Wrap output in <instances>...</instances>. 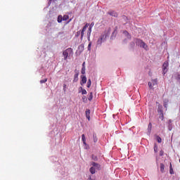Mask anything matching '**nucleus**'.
Instances as JSON below:
<instances>
[{
	"mask_svg": "<svg viewBox=\"0 0 180 180\" xmlns=\"http://www.w3.org/2000/svg\"><path fill=\"white\" fill-rule=\"evenodd\" d=\"M111 29L109 27L108 30H105L103 34H102L100 37L97 40V46L101 47L102 46V43H105L106 40H108V37L110 36Z\"/></svg>",
	"mask_w": 180,
	"mask_h": 180,
	"instance_id": "obj_1",
	"label": "nucleus"
},
{
	"mask_svg": "<svg viewBox=\"0 0 180 180\" xmlns=\"http://www.w3.org/2000/svg\"><path fill=\"white\" fill-rule=\"evenodd\" d=\"M91 79H89L87 82V88H91Z\"/></svg>",
	"mask_w": 180,
	"mask_h": 180,
	"instance_id": "obj_29",
	"label": "nucleus"
},
{
	"mask_svg": "<svg viewBox=\"0 0 180 180\" xmlns=\"http://www.w3.org/2000/svg\"><path fill=\"white\" fill-rule=\"evenodd\" d=\"M158 112L160 113V115L164 114L163 111H162V109L160 108V107H159V109H158Z\"/></svg>",
	"mask_w": 180,
	"mask_h": 180,
	"instance_id": "obj_39",
	"label": "nucleus"
},
{
	"mask_svg": "<svg viewBox=\"0 0 180 180\" xmlns=\"http://www.w3.org/2000/svg\"><path fill=\"white\" fill-rule=\"evenodd\" d=\"M89 172H91V174H92V175H94V174H95V172H96V170H95V167H91L89 169Z\"/></svg>",
	"mask_w": 180,
	"mask_h": 180,
	"instance_id": "obj_18",
	"label": "nucleus"
},
{
	"mask_svg": "<svg viewBox=\"0 0 180 180\" xmlns=\"http://www.w3.org/2000/svg\"><path fill=\"white\" fill-rule=\"evenodd\" d=\"M169 63L168 62L165 61L164 62L162 68V75H165V74H167V72H168V67H169Z\"/></svg>",
	"mask_w": 180,
	"mask_h": 180,
	"instance_id": "obj_4",
	"label": "nucleus"
},
{
	"mask_svg": "<svg viewBox=\"0 0 180 180\" xmlns=\"http://www.w3.org/2000/svg\"><path fill=\"white\" fill-rule=\"evenodd\" d=\"M176 81L180 80V75L179 74H177V75L176 76Z\"/></svg>",
	"mask_w": 180,
	"mask_h": 180,
	"instance_id": "obj_41",
	"label": "nucleus"
},
{
	"mask_svg": "<svg viewBox=\"0 0 180 180\" xmlns=\"http://www.w3.org/2000/svg\"><path fill=\"white\" fill-rule=\"evenodd\" d=\"M85 67V62L82 63V68Z\"/></svg>",
	"mask_w": 180,
	"mask_h": 180,
	"instance_id": "obj_49",
	"label": "nucleus"
},
{
	"mask_svg": "<svg viewBox=\"0 0 180 180\" xmlns=\"http://www.w3.org/2000/svg\"><path fill=\"white\" fill-rule=\"evenodd\" d=\"M177 82H179V84H180V80H177Z\"/></svg>",
	"mask_w": 180,
	"mask_h": 180,
	"instance_id": "obj_50",
	"label": "nucleus"
},
{
	"mask_svg": "<svg viewBox=\"0 0 180 180\" xmlns=\"http://www.w3.org/2000/svg\"><path fill=\"white\" fill-rule=\"evenodd\" d=\"M156 140L159 143L162 142V139L160 137V136H156Z\"/></svg>",
	"mask_w": 180,
	"mask_h": 180,
	"instance_id": "obj_23",
	"label": "nucleus"
},
{
	"mask_svg": "<svg viewBox=\"0 0 180 180\" xmlns=\"http://www.w3.org/2000/svg\"><path fill=\"white\" fill-rule=\"evenodd\" d=\"M153 129V124H151V122H150L148 125V136H150V134H151V130Z\"/></svg>",
	"mask_w": 180,
	"mask_h": 180,
	"instance_id": "obj_10",
	"label": "nucleus"
},
{
	"mask_svg": "<svg viewBox=\"0 0 180 180\" xmlns=\"http://www.w3.org/2000/svg\"><path fill=\"white\" fill-rule=\"evenodd\" d=\"M88 180H95V179H92V177H91V176H89V177L88 178Z\"/></svg>",
	"mask_w": 180,
	"mask_h": 180,
	"instance_id": "obj_48",
	"label": "nucleus"
},
{
	"mask_svg": "<svg viewBox=\"0 0 180 180\" xmlns=\"http://www.w3.org/2000/svg\"><path fill=\"white\" fill-rule=\"evenodd\" d=\"M91 33H92V28L89 27L88 31H87V36H91Z\"/></svg>",
	"mask_w": 180,
	"mask_h": 180,
	"instance_id": "obj_26",
	"label": "nucleus"
},
{
	"mask_svg": "<svg viewBox=\"0 0 180 180\" xmlns=\"http://www.w3.org/2000/svg\"><path fill=\"white\" fill-rule=\"evenodd\" d=\"M82 101H83V102H84V103H86V102H87V101H88V98H86V96H83L82 97Z\"/></svg>",
	"mask_w": 180,
	"mask_h": 180,
	"instance_id": "obj_27",
	"label": "nucleus"
},
{
	"mask_svg": "<svg viewBox=\"0 0 180 180\" xmlns=\"http://www.w3.org/2000/svg\"><path fill=\"white\" fill-rule=\"evenodd\" d=\"M85 149L88 150L89 148V145L86 143V144H84Z\"/></svg>",
	"mask_w": 180,
	"mask_h": 180,
	"instance_id": "obj_38",
	"label": "nucleus"
},
{
	"mask_svg": "<svg viewBox=\"0 0 180 180\" xmlns=\"http://www.w3.org/2000/svg\"><path fill=\"white\" fill-rule=\"evenodd\" d=\"M162 116H160V119H162V120H164V114H161Z\"/></svg>",
	"mask_w": 180,
	"mask_h": 180,
	"instance_id": "obj_47",
	"label": "nucleus"
},
{
	"mask_svg": "<svg viewBox=\"0 0 180 180\" xmlns=\"http://www.w3.org/2000/svg\"><path fill=\"white\" fill-rule=\"evenodd\" d=\"M157 82H158L157 79H152L150 82H148V85L150 89H154V86L157 85Z\"/></svg>",
	"mask_w": 180,
	"mask_h": 180,
	"instance_id": "obj_5",
	"label": "nucleus"
},
{
	"mask_svg": "<svg viewBox=\"0 0 180 180\" xmlns=\"http://www.w3.org/2000/svg\"><path fill=\"white\" fill-rule=\"evenodd\" d=\"M85 84H86V76L82 75L80 85L83 86L85 85Z\"/></svg>",
	"mask_w": 180,
	"mask_h": 180,
	"instance_id": "obj_7",
	"label": "nucleus"
},
{
	"mask_svg": "<svg viewBox=\"0 0 180 180\" xmlns=\"http://www.w3.org/2000/svg\"><path fill=\"white\" fill-rule=\"evenodd\" d=\"M169 174L170 175H174V169H172V163H170V165H169Z\"/></svg>",
	"mask_w": 180,
	"mask_h": 180,
	"instance_id": "obj_15",
	"label": "nucleus"
},
{
	"mask_svg": "<svg viewBox=\"0 0 180 180\" xmlns=\"http://www.w3.org/2000/svg\"><path fill=\"white\" fill-rule=\"evenodd\" d=\"M78 49L81 51H84V45L81 44L79 46Z\"/></svg>",
	"mask_w": 180,
	"mask_h": 180,
	"instance_id": "obj_32",
	"label": "nucleus"
},
{
	"mask_svg": "<svg viewBox=\"0 0 180 180\" xmlns=\"http://www.w3.org/2000/svg\"><path fill=\"white\" fill-rule=\"evenodd\" d=\"M86 30V28H85V27H83L82 31H80V33H81L80 39H81V40H83V39H84V34Z\"/></svg>",
	"mask_w": 180,
	"mask_h": 180,
	"instance_id": "obj_12",
	"label": "nucleus"
},
{
	"mask_svg": "<svg viewBox=\"0 0 180 180\" xmlns=\"http://www.w3.org/2000/svg\"><path fill=\"white\" fill-rule=\"evenodd\" d=\"M63 15H58V23H61V22H63Z\"/></svg>",
	"mask_w": 180,
	"mask_h": 180,
	"instance_id": "obj_20",
	"label": "nucleus"
},
{
	"mask_svg": "<svg viewBox=\"0 0 180 180\" xmlns=\"http://www.w3.org/2000/svg\"><path fill=\"white\" fill-rule=\"evenodd\" d=\"M86 70V68L85 67L82 68V70H81L82 74H83V75L85 74Z\"/></svg>",
	"mask_w": 180,
	"mask_h": 180,
	"instance_id": "obj_34",
	"label": "nucleus"
},
{
	"mask_svg": "<svg viewBox=\"0 0 180 180\" xmlns=\"http://www.w3.org/2000/svg\"><path fill=\"white\" fill-rule=\"evenodd\" d=\"M167 106H168V101L167 100H165L164 101V107L165 108H167Z\"/></svg>",
	"mask_w": 180,
	"mask_h": 180,
	"instance_id": "obj_36",
	"label": "nucleus"
},
{
	"mask_svg": "<svg viewBox=\"0 0 180 180\" xmlns=\"http://www.w3.org/2000/svg\"><path fill=\"white\" fill-rule=\"evenodd\" d=\"M82 141L83 144H86V139L85 138V134L82 135Z\"/></svg>",
	"mask_w": 180,
	"mask_h": 180,
	"instance_id": "obj_16",
	"label": "nucleus"
},
{
	"mask_svg": "<svg viewBox=\"0 0 180 180\" xmlns=\"http://www.w3.org/2000/svg\"><path fill=\"white\" fill-rule=\"evenodd\" d=\"M89 101H92V99H94V94H92V92H91L89 94V98H88Z\"/></svg>",
	"mask_w": 180,
	"mask_h": 180,
	"instance_id": "obj_22",
	"label": "nucleus"
},
{
	"mask_svg": "<svg viewBox=\"0 0 180 180\" xmlns=\"http://www.w3.org/2000/svg\"><path fill=\"white\" fill-rule=\"evenodd\" d=\"M88 26H89V24L86 23L83 27H85V29H86Z\"/></svg>",
	"mask_w": 180,
	"mask_h": 180,
	"instance_id": "obj_46",
	"label": "nucleus"
},
{
	"mask_svg": "<svg viewBox=\"0 0 180 180\" xmlns=\"http://www.w3.org/2000/svg\"><path fill=\"white\" fill-rule=\"evenodd\" d=\"M63 21L68 20V19H70V16H68V15H63Z\"/></svg>",
	"mask_w": 180,
	"mask_h": 180,
	"instance_id": "obj_25",
	"label": "nucleus"
},
{
	"mask_svg": "<svg viewBox=\"0 0 180 180\" xmlns=\"http://www.w3.org/2000/svg\"><path fill=\"white\" fill-rule=\"evenodd\" d=\"M94 22H91L89 27H91V29H92V27H94Z\"/></svg>",
	"mask_w": 180,
	"mask_h": 180,
	"instance_id": "obj_45",
	"label": "nucleus"
},
{
	"mask_svg": "<svg viewBox=\"0 0 180 180\" xmlns=\"http://www.w3.org/2000/svg\"><path fill=\"white\" fill-rule=\"evenodd\" d=\"M164 169H165V165L164 163H160V172L164 173Z\"/></svg>",
	"mask_w": 180,
	"mask_h": 180,
	"instance_id": "obj_14",
	"label": "nucleus"
},
{
	"mask_svg": "<svg viewBox=\"0 0 180 180\" xmlns=\"http://www.w3.org/2000/svg\"><path fill=\"white\" fill-rule=\"evenodd\" d=\"M88 41H91V35H87Z\"/></svg>",
	"mask_w": 180,
	"mask_h": 180,
	"instance_id": "obj_42",
	"label": "nucleus"
},
{
	"mask_svg": "<svg viewBox=\"0 0 180 180\" xmlns=\"http://www.w3.org/2000/svg\"><path fill=\"white\" fill-rule=\"evenodd\" d=\"M91 115V110L87 108L86 110V117L89 120H89H91V115Z\"/></svg>",
	"mask_w": 180,
	"mask_h": 180,
	"instance_id": "obj_8",
	"label": "nucleus"
},
{
	"mask_svg": "<svg viewBox=\"0 0 180 180\" xmlns=\"http://www.w3.org/2000/svg\"><path fill=\"white\" fill-rule=\"evenodd\" d=\"M92 46V42H89V45H88V47H87V50L89 51H91V47Z\"/></svg>",
	"mask_w": 180,
	"mask_h": 180,
	"instance_id": "obj_31",
	"label": "nucleus"
},
{
	"mask_svg": "<svg viewBox=\"0 0 180 180\" xmlns=\"http://www.w3.org/2000/svg\"><path fill=\"white\" fill-rule=\"evenodd\" d=\"M129 46H130L131 49H134V46H136V42L135 41H131L129 44Z\"/></svg>",
	"mask_w": 180,
	"mask_h": 180,
	"instance_id": "obj_24",
	"label": "nucleus"
},
{
	"mask_svg": "<svg viewBox=\"0 0 180 180\" xmlns=\"http://www.w3.org/2000/svg\"><path fill=\"white\" fill-rule=\"evenodd\" d=\"M123 34H124V36H126V37L129 39V40L131 39V34H130V33H129V32H127V30H124L123 32Z\"/></svg>",
	"mask_w": 180,
	"mask_h": 180,
	"instance_id": "obj_11",
	"label": "nucleus"
},
{
	"mask_svg": "<svg viewBox=\"0 0 180 180\" xmlns=\"http://www.w3.org/2000/svg\"><path fill=\"white\" fill-rule=\"evenodd\" d=\"M51 2H56V0H49L48 2V6H50L51 5Z\"/></svg>",
	"mask_w": 180,
	"mask_h": 180,
	"instance_id": "obj_37",
	"label": "nucleus"
},
{
	"mask_svg": "<svg viewBox=\"0 0 180 180\" xmlns=\"http://www.w3.org/2000/svg\"><path fill=\"white\" fill-rule=\"evenodd\" d=\"M91 165H92V167L94 168H95L96 169H101V165H99V163H96L95 162H91Z\"/></svg>",
	"mask_w": 180,
	"mask_h": 180,
	"instance_id": "obj_6",
	"label": "nucleus"
},
{
	"mask_svg": "<svg viewBox=\"0 0 180 180\" xmlns=\"http://www.w3.org/2000/svg\"><path fill=\"white\" fill-rule=\"evenodd\" d=\"M93 140L94 143H98V137L96 136V134H93Z\"/></svg>",
	"mask_w": 180,
	"mask_h": 180,
	"instance_id": "obj_19",
	"label": "nucleus"
},
{
	"mask_svg": "<svg viewBox=\"0 0 180 180\" xmlns=\"http://www.w3.org/2000/svg\"><path fill=\"white\" fill-rule=\"evenodd\" d=\"M112 34H115V31L112 32Z\"/></svg>",
	"mask_w": 180,
	"mask_h": 180,
	"instance_id": "obj_51",
	"label": "nucleus"
},
{
	"mask_svg": "<svg viewBox=\"0 0 180 180\" xmlns=\"http://www.w3.org/2000/svg\"><path fill=\"white\" fill-rule=\"evenodd\" d=\"M162 155H164V150H160V156L162 157Z\"/></svg>",
	"mask_w": 180,
	"mask_h": 180,
	"instance_id": "obj_40",
	"label": "nucleus"
},
{
	"mask_svg": "<svg viewBox=\"0 0 180 180\" xmlns=\"http://www.w3.org/2000/svg\"><path fill=\"white\" fill-rule=\"evenodd\" d=\"M108 14H110V16H113L114 18H117V13L115 11H110L108 13Z\"/></svg>",
	"mask_w": 180,
	"mask_h": 180,
	"instance_id": "obj_13",
	"label": "nucleus"
},
{
	"mask_svg": "<svg viewBox=\"0 0 180 180\" xmlns=\"http://www.w3.org/2000/svg\"><path fill=\"white\" fill-rule=\"evenodd\" d=\"M74 54V52L72 51V49L71 48H68L66 50L63 51V56L64 57V60H67L68 58V56H72Z\"/></svg>",
	"mask_w": 180,
	"mask_h": 180,
	"instance_id": "obj_3",
	"label": "nucleus"
},
{
	"mask_svg": "<svg viewBox=\"0 0 180 180\" xmlns=\"http://www.w3.org/2000/svg\"><path fill=\"white\" fill-rule=\"evenodd\" d=\"M167 129L169 131H171V130H172V124H168Z\"/></svg>",
	"mask_w": 180,
	"mask_h": 180,
	"instance_id": "obj_30",
	"label": "nucleus"
},
{
	"mask_svg": "<svg viewBox=\"0 0 180 180\" xmlns=\"http://www.w3.org/2000/svg\"><path fill=\"white\" fill-rule=\"evenodd\" d=\"M168 124H172V120H168Z\"/></svg>",
	"mask_w": 180,
	"mask_h": 180,
	"instance_id": "obj_43",
	"label": "nucleus"
},
{
	"mask_svg": "<svg viewBox=\"0 0 180 180\" xmlns=\"http://www.w3.org/2000/svg\"><path fill=\"white\" fill-rule=\"evenodd\" d=\"M134 42H135V44L138 46V47H140L141 49H143V50H145L146 51H148V50H150V49L148 48V45H147V44H146V42H144L142 39L139 38H135Z\"/></svg>",
	"mask_w": 180,
	"mask_h": 180,
	"instance_id": "obj_2",
	"label": "nucleus"
},
{
	"mask_svg": "<svg viewBox=\"0 0 180 180\" xmlns=\"http://www.w3.org/2000/svg\"><path fill=\"white\" fill-rule=\"evenodd\" d=\"M91 160H93V161H98V156L95 155H91Z\"/></svg>",
	"mask_w": 180,
	"mask_h": 180,
	"instance_id": "obj_21",
	"label": "nucleus"
},
{
	"mask_svg": "<svg viewBox=\"0 0 180 180\" xmlns=\"http://www.w3.org/2000/svg\"><path fill=\"white\" fill-rule=\"evenodd\" d=\"M65 88H67V84H63V90L65 91Z\"/></svg>",
	"mask_w": 180,
	"mask_h": 180,
	"instance_id": "obj_44",
	"label": "nucleus"
},
{
	"mask_svg": "<svg viewBox=\"0 0 180 180\" xmlns=\"http://www.w3.org/2000/svg\"><path fill=\"white\" fill-rule=\"evenodd\" d=\"M79 89H81V91H82V95H86L87 92H86V90L85 89H83L82 86H80Z\"/></svg>",
	"mask_w": 180,
	"mask_h": 180,
	"instance_id": "obj_17",
	"label": "nucleus"
},
{
	"mask_svg": "<svg viewBox=\"0 0 180 180\" xmlns=\"http://www.w3.org/2000/svg\"><path fill=\"white\" fill-rule=\"evenodd\" d=\"M81 34V30L77 31L75 34V37H79V35Z\"/></svg>",
	"mask_w": 180,
	"mask_h": 180,
	"instance_id": "obj_33",
	"label": "nucleus"
},
{
	"mask_svg": "<svg viewBox=\"0 0 180 180\" xmlns=\"http://www.w3.org/2000/svg\"><path fill=\"white\" fill-rule=\"evenodd\" d=\"M154 153H158V146L155 145L153 147Z\"/></svg>",
	"mask_w": 180,
	"mask_h": 180,
	"instance_id": "obj_28",
	"label": "nucleus"
},
{
	"mask_svg": "<svg viewBox=\"0 0 180 180\" xmlns=\"http://www.w3.org/2000/svg\"><path fill=\"white\" fill-rule=\"evenodd\" d=\"M78 75H79V72H77V70H75V74L74 75L73 82H78Z\"/></svg>",
	"mask_w": 180,
	"mask_h": 180,
	"instance_id": "obj_9",
	"label": "nucleus"
},
{
	"mask_svg": "<svg viewBox=\"0 0 180 180\" xmlns=\"http://www.w3.org/2000/svg\"><path fill=\"white\" fill-rule=\"evenodd\" d=\"M46 82H47V79L40 80V84H46Z\"/></svg>",
	"mask_w": 180,
	"mask_h": 180,
	"instance_id": "obj_35",
	"label": "nucleus"
}]
</instances>
